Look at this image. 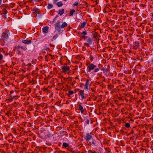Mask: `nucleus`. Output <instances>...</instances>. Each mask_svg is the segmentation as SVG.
<instances>
[{
	"label": "nucleus",
	"mask_w": 153,
	"mask_h": 153,
	"mask_svg": "<svg viewBox=\"0 0 153 153\" xmlns=\"http://www.w3.org/2000/svg\"><path fill=\"white\" fill-rule=\"evenodd\" d=\"M26 123V122H20V131L22 132H20V137L23 136V135L25 134V124Z\"/></svg>",
	"instance_id": "nucleus-2"
},
{
	"label": "nucleus",
	"mask_w": 153,
	"mask_h": 153,
	"mask_svg": "<svg viewBox=\"0 0 153 153\" xmlns=\"http://www.w3.org/2000/svg\"><path fill=\"white\" fill-rule=\"evenodd\" d=\"M58 35L57 34H56L55 35H54L53 38V40H54L56 39V38L58 37Z\"/></svg>",
	"instance_id": "nucleus-34"
},
{
	"label": "nucleus",
	"mask_w": 153,
	"mask_h": 153,
	"mask_svg": "<svg viewBox=\"0 0 153 153\" xmlns=\"http://www.w3.org/2000/svg\"><path fill=\"white\" fill-rule=\"evenodd\" d=\"M75 11L74 10H71L70 13V16H71L73 15V13L75 12Z\"/></svg>",
	"instance_id": "nucleus-31"
},
{
	"label": "nucleus",
	"mask_w": 153,
	"mask_h": 153,
	"mask_svg": "<svg viewBox=\"0 0 153 153\" xmlns=\"http://www.w3.org/2000/svg\"><path fill=\"white\" fill-rule=\"evenodd\" d=\"M94 59V57L93 56L90 55V60L91 61H92Z\"/></svg>",
	"instance_id": "nucleus-45"
},
{
	"label": "nucleus",
	"mask_w": 153,
	"mask_h": 153,
	"mask_svg": "<svg viewBox=\"0 0 153 153\" xmlns=\"http://www.w3.org/2000/svg\"><path fill=\"white\" fill-rule=\"evenodd\" d=\"M93 135L91 132L87 133L84 137V139L87 142H88L91 139Z\"/></svg>",
	"instance_id": "nucleus-6"
},
{
	"label": "nucleus",
	"mask_w": 153,
	"mask_h": 153,
	"mask_svg": "<svg viewBox=\"0 0 153 153\" xmlns=\"http://www.w3.org/2000/svg\"><path fill=\"white\" fill-rule=\"evenodd\" d=\"M24 141L22 143H21V145H20V153H23L24 152L26 151L27 149L23 145Z\"/></svg>",
	"instance_id": "nucleus-9"
},
{
	"label": "nucleus",
	"mask_w": 153,
	"mask_h": 153,
	"mask_svg": "<svg viewBox=\"0 0 153 153\" xmlns=\"http://www.w3.org/2000/svg\"><path fill=\"white\" fill-rule=\"evenodd\" d=\"M148 24L151 27H153V21L152 20H151L150 22L148 23Z\"/></svg>",
	"instance_id": "nucleus-29"
},
{
	"label": "nucleus",
	"mask_w": 153,
	"mask_h": 153,
	"mask_svg": "<svg viewBox=\"0 0 153 153\" xmlns=\"http://www.w3.org/2000/svg\"><path fill=\"white\" fill-rule=\"evenodd\" d=\"M61 69L62 72L65 74H69L71 72L70 67L67 65L62 66L61 67Z\"/></svg>",
	"instance_id": "nucleus-4"
},
{
	"label": "nucleus",
	"mask_w": 153,
	"mask_h": 153,
	"mask_svg": "<svg viewBox=\"0 0 153 153\" xmlns=\"http://www.w3.org/2000/svg\"><path fill=\"white\" fill-rule=\"evenodd\" d=\"M100 70V68L99 67L95 69L93 71V73L96 72Z\"/></svg>",
	"instance_id": "nucleus-36"
},
{
	"label": "nucleus",
	"mask_w": 153,
	"mask_h": 153,
	"mask_svg": "<svg viewBox=\"0 0 153 153\" xmlns=\"http://www.w3.org/2000/svg\"><path fill=\"white\" fill-rule=\"evenodd\" d=\"M12 85L13 87L14 86L16 89H19L18 84L17 83L16 81L14 82V84H12Z\"/></svg>",
	"instance_id": "nucleus-15"
},
{
	"label": "nucleus",
	"mask_w": 153,
	"mask_h": 153,
	"mask_svg": "<svg viewBox=\"0 0 153 153\" xmlns=\"http://www.w3.org/2000/svg\"><path fill=\"white\" fill-rule=\"evenodd\" d=\"M130 124L129 123H126L125 124V126L127 128H128L130 127Z\"/></svg>",
	"instance_id": "nucleus-35"
},
{
	"label": "nucleus",
	"mask_w": 153,
	"mask_h": 153,
	"mask_svg": "<svg viewBox=\"0 0 153 153\" xmlns=\"http://www.w3.org/2000/svg\"><path fill=\"white\" fill-rule=\"evenodd\" d=\"M17 110H18V109H16V110H15V111H14V115H17Z\"/></svg>",
	"instance_id": "nucleus-42"
},
{
	"label": "nucleus",
	"mask_w": 153,
	"mask_h": 153,
	"mask_svg": "<svg viewBox=\"0 0 153 153\" xmlns=\"http://www.w3.org/2000/svg\"><path fill=\"white\" fill-rule=\"evenodd\" d=\"M1 1H2V0H0V5L1 4Z\"/></svg>",
	"instance_id": "nucleus-63"
},
{
	"label": "nucleus",
	"mask_w": 153,
	"mask_h": 153,
	"mask_svg": "<svg viewBox=\"0 0 153 153\" xmlns=\"http://www.w3.org/2000/svg\"><path fill=\"white\" fill-rule=\"evenodd\" d=\"M13 132H14L16 135L18 134L19 133V129L17 128V129H16V128H13Z\"/></svg>",
	"instance_id": "nucleus-18"
},
{
	"label": "nucleus",
	"mask_w": 153,
	"mask_h": 153,
	"mask_svg": "<svg viewBox=\"0 0 153 153\" xmlns=\"http://www.w3.org/2000/svg\"><path fill=\"white\" fill-rule=\"evenodd\" d=\"M26 95V91H24L23 90H21V92L20 94L21 99L22 100H24L25 98V96Z\"/></svg>",
	"instance_id": "nucleus-10"
},
{
	"label": "nucleus",
	"mask_w": 153,
	"mask_h": 153,
	"mask_svg": "<svg viewBox=\"0 0 153 153\" xmlns=\"http://www.w3.org/2000/svg\"><path fill=\"white\" fill-rule=\"evenodd\" d=\"M89 80L88 79H86L85 86L84 87L85 89L88 90V85H89Z\"/></svg>",
	"instance_id": "nucleus-12"
},
{
	"label": "nucleus",
	"mask_w": 153,
	"mask_h": 153,
	"mask_svg": "<svg viewBox=\"0 0 153 153\" xmlns=\"http://www.w3.org/2000/svg\"><path fill=\"white\" fill-rule=\"evenodd\" d=\"M28 66H30L31 65V63H29L28 64Z\"/></svg>",
	"instance_id": "nucleus-62"
},
{
	"label": "nucleus",
	"mask_w": 153,
	"mask_h": 153,
	"mask_svg": "<svg viewBox=\"0 0 153 153\" xmlns=\"http://www.w3.org/2000/svg\"><path fill=\"white\" fill-rule=\"evenodd\" d=\"M21 34L22 35V36H21V34H20V35L21 37L22 36L23 38H25L26 37V35L25 34L21 33Z\"/></svg>",
	"instance_id": "nucleus-39"
},
{
	"label": "nucleus",
	"mask_w": 153,
	"mask_h": 153,
	"mask_svg": "<svg viewBox=\"0 0 153 153\" xmlns=\"http://www.w3.org/2000/svg\"><path fill=\"white\" fill-rule=\"evenodd\" d=\"M21 70L23 72H25V71H24L23 69H21Z\"/></svg>",
	"instance_id": "nucleus-58"
},
{
	"label": "nucleus",
	"mask_w": 153,
	"mask_h": 153,
	"mask_svg": "<svg viewBox=\"0 0 153 153\" xmlns=\"http://www.w3.org/2000/svg\"><path fill=\"white\" fill-rule=\"evenodd\" d=\"M3 59V56L2 55L0 54V61L2 60Z\"/></svg>",
	"instance_id": "nucleus-44"
},
{
	"label": "nucleus",
	"mask_w": 153,
	"mask_h": 153,
	"mask_svg": "<svg viewBox=\"0 0 153 153\" xmlns=\"http://www.w3.org/2000/svg\"><path fill=\"white\" fill-rule=\"evenodd\" d=\"M16 120V121H17V120L19 119V117L18 116H16L14 117V119Z\"/></svg>",
	"instance_id": "nucleus-47"
},
{
	"label": "nucleus",
	"mask_w": 153,
	"mask_h": 153,
	"mask_svg": "<svg viewBox=\"0 0 153 153\" xmlns=\"http://www.w3.org/2000/svg\"><path fill=\"white\" fill-rule=\"evenodd\" d=\"M50 46L51 47H53V48L54 47V45H52L50 43L49 44Z\"/></svg>",
	"instance_id": "nucleus-52"
},
{
	"label": "nucleus",
	"mask_w": 153,
	"mask_h": 153,
	"mask_svg": "<svg viewBox=\"0 0 153 153\" xmlns=\"http://www.w3.org/2000/svg\"><path fill=\"white\" fill-rule=\"evenodd\" d=\"M76 83V82L75 81H74L72 82V85H74Z\"/></svg>",
	"instance_id": "nucleus-53"
},
{
	"label": "nucleus",
	"mask_w": 153,
	"mask_h": 153,
	"mask_svg": "<svg viewBox=\"0 0 153 153\" xmlns=\"http://www.w3.org/2000/svg\"><path fill=\"white\" fill-rule=\"evenodd\" d=\"M56 5L59 7H61L62 6L63 4L62 3V1H60L58 2L57 4Z\"/></svg>",
	"instance_id": "nucleus-26"
},
{
	"label": "nucleus",
	"mask_w": 153,
	"mask_h": 153,
	"mask_svg": "<svg viewBox=\"0 0 153 153\" xmlns=\"http://www.w3.org/2000/svg\"><path fill=\"white\" fill-rule=\"evenodd\" d=\"M20 86L21 87H23L24 88L26 87V85L25 83H22L21 84Z\"/></svg>",
	"instance_id": "nucleus-40"
},
{
	"label": "nucleus",
	"mask_w": 153,
	"mask_h": 153,
	"mask_svg": "<svg viewBox=\"0 0 153 153\" xmlns=\"http://www.w3.org/2000/svg\"><path fill=\"white\" fill-rule=\"evenodd\" d=\"M20 48L22 49L24 51H25L27 50V48H26V46H20Z\"/></svg>",
	"instance_id": "nucleus-25"
},
{
	"label": "nucleus",
	"mask_w": 153,
	"mask_h": 153,
	"mask_svg": "<svg viewBox=\"0 0 153 153\" xmlns=\"http://www.w3.org/2000/svg\"><path fill=\"white\" fill-rule=\"evenodd\" d=\"M86 41L90 44H91L93 42V40L91 38L89 37L87 39Z\"/></svg>",
	"instance_id": "nucleus-19"
},
{
	"label": "nucleus",
	"mask_w": 153,
	"mask_h": 153,
	"mask_svg": "<svg viewBox=\"0 0 153 153\" xmlns=\"http://www.w3.org/2000/svg\"><path fill=\"white\" fill-rule=\"evenodd\" d=\"M53 7V5L50 4H48L47 6V8L48 9H50L52 8Z\"/></svg>",
	"instance_id": "nucleus-37"
},
{
	"label": "nucleus",
	"mask_w": 153,
	"mask_h": 153,
	"mask_svg": "<svg viewBox=\"0 0 153 153\" xmlns=\"http://www.w3.org/2000/svg\"><path fill=\"white\" fill-rule=\"evenodd\" d=\"M87 143L90 146H95L97 145L96 141L95 139L93 138H92L91 140L88 141V142H87Z\"/></svg>",
	"instance_id": "nucleus-8"
},
{
	"label": "nucleus",
	"mask_w": 153,
	"mask_h": 153,
	"mask_svg": "<svg viewBox=\"0 0 153 153\" xmlns=\"http://www.w3.org/2000/svg\"><path fill=\"white\" fill-rule=\"evenodd\" d=\"M12 10L13 13H14V15H16H16H17L16 12V13H14V12H15V10L14 9V10Z\"/></svg>",
	"instance_id": "nucleus-51"
},
{
	"label": "nucleus",
	"mask_w": 153,
	"mask_h": 153,
	"mask_svg": "<svg viewBox=\"0 0 153 153\" xmlns=\"http://www.w3.org/2000/svg\"><path fill=\"white\" fill-rule=\"evenodd\" d=\"M86 65L87 66L86 71L88 73L90 72L91 71L97 67L96 65H94L93 63H91L89 65L87 64Z\"/></svg>",
	"instance_id": "nucleus-5"
},
{
	"label": "nucleus",
	"mask_w": 153,
	"mask_h": 153,
	"mask_svg": "<svg viewBox=\"0 0 153 153\" xmlns=\"http://www.w3.org/2000/svg\"><path fill=\"white\" fill-rule=\"evenodd\" d=\"M48 27L45 26L43 27L42 29L43 32L44 33H47L48 32Z\"/></svg>",
	"instance_id": "nucleus-13"
},
{
	"label": "nucleus",
	"mask_w": 153,
	"mask_h": 153,
	"mask_svg": "<svg viewBox=\"0 0 153 153\" xmlns=\"http://www.w3.org/2000/svg\"><path fill=\"white\" fill-rule=\"evenodd\" d=\"M79 3L78 1H76L73 4L74 6H77L79 4Z\"/></svg>",
	"instance_id": "nucleus-38"
},
{
	"label": "nucleus",
	"mask_w": 153,
	"mask_h": 153,
	"mask_svg": "<svg viewBox=\"0 0 153 153\" xmlns=\"http://www.w3.org/2000/svg\"><path fill=\"white\" fill-rule=\"evenodd\" d=\"M78 91H79V95L81 96V99L83 100L85 99L86 98V95L84 92V90H80L78 89Z\"/></svg>",
	"instance_id": "nucleus-7"
},
{
	"label": "nucleus",
	"mask_w": 153,
	"mask_h": 153,
	"mask_svg": "<svg viewBox=\"0 0 153 153\" xmlns=\"http://www.w3.org/2000/svg\"><path fill=\"white\" fill-rule=\"evenodd\" d=\"M101 70L103 71V73L105 74H106L108 71V70L107 69L102 68Z\"/></svg>",
	"instance_id": "nucleus-33"
},
{
	"label": "nucleus",
	"mask_w": 153,
	"mask_h": 153,
	"mask_svg": "<svg viewBox=\"0 0 153 153\" xmlns=\"http://www.w3.org/2000/svg\"><path fill=\"white\" fill-rule=\"evenodd\" d=\"M4 66H6L7 67H8V66L7 65V64H5V65H4Z\"/></svg>",
	"instance_id": "nucleus-64"
},
{
	"label": "nucleus",
	"mask_w": 153,
	"mask_h": 153,
	"mask_svg": "<svg viewBox=\"0 0 153 153\" xmlns=\"http://www.w3.org/2000/svg\"><path fill=\"white\" fill-rule=\"evenodd\" d=\"M15 51H17L18 52V54H19V45H18L17 47H15L14 48Z\"/></svg>",
	"instance_id": "nucleus-20"
},
{
	"label": "nucleus",
	"mask_w": 153,
	"mask_h": 153,
	"mask_svg": "<svg viewBox=\"0 0 153 153\" xmlns=\"http://www.w3.org/2000/svg\"><path fill=\"white\" fill-rule=\"evenodd\" d=\"M84 45L88 47L89 46V44L88 43H85L84 44Z\"/></svg>",
	"instance_id": "nucleus-48"
},
{
	"label": "nucleus",
	"mask_w": 153,
	"mask_h": 153,
	"mask_svg": "<svg viewBox=\"0 0 153 153\" xmlns=\"http://www.w3.org/2000/svg\"><path fill=\"white\" fill-rule=\"evenodd\" d=\"M64 9H62L61 10H59L58 14L60 15H62L64 13Z\"/></svg>",
	"instance_id": "nucleus-22"
},
{
	"label": "nucleus",
	"mask_w": 153,
	"mask_h": 153,
	"mask_svg": "<svg viewBox=\"0 0 153 153\" xmlns=\"http://www.w3.org/2000/svg\"><path fill=\"white\" fill-rule=\"evenodd\" d=\"M87 34V33L86 31H84L81 33V36L84 38L85 37V35Z\"/></svg>",
	"instance_id": "nucleus-16"
},
{
	"label": "nucleus",
	"mask_w": 153,
	"mask_h": 153,
	"mask_svg": "<svg viewBox=\"0 0 153 153\" xmlns=\"http://www.w3.org/2000/svg\"><path fill=\"white\" fill-rule=\"evenodd\" d=\"M79 109L80 110L82 114H83L84 112V110L83 106L80 104L79 105Z\"/></svg>",
	"instance_id": "nucleus-14"
},
{
	"label": "nucleus",
	"mask_w": 153,
	"mask_h": 153,
	"mask_svg": "<svg viewBox=\"0 0 153 153\" xmlns=\"http://www.w3.org/2000/svg\"><path fill=\"white\" fill-rule=\"evenodd\" d=\"M74 93V92L73 91H72L71 90H69L68 91V94H67V95L68 97H71V95L73 94Z\"/></svg>",
	"instance_id": "nucleus-24"
},
{
	"label": "nucleus",
	"mask_w": 153,
	"mask_h": 153,
	"mask_svg": "<svg viewBox=\"0 0 153 153\" xmlns=\"http://www.w3.org/2000/svg\"><path fill=\"white\" fill-rule=\"evenodd\" d=\"M69 146V144L65 142H63L62 143V147H63L66 148L68 147Z\"/></svg>",
	"instance_id": "nucleus-23"
},
{
	"label": "nucleus",
	"mask_w": 153,
	"mask_h": 153,
	"mask_svg": "<svg viewBox=\"0 0 153 153\" xmlns=\"http://www.w3.org/2000/svg\"><path fill=\"white\" fill-rule=\"evenodd\" d=\"M15 91L16 92H19V91L18 90H15Z\"/></svg>",
	"instance_id": "nucleus-59"
},
{
	"label": "nucleus",
	"mask_w": 153,
	"mask_h": 153,
	"mask_svg": "<svg viewBox=\"0 0 153 153\" xmlns=\"http://www.w3.org/2000/svg\"><path fill=\"white\" fill-rule=\"evenodd\" d=\"M10 114V111H7L5 115H7L8 116H9V114Z\"/></svg>",
	"instance_id": "nucleus-46"
},
{
	"label": "nucleus",
	"mask_w": 153,
	"mask_h": 153,
	"mask_svg": "<svg viewBox=\"0 0 153 153\" xmlns=\"http://www.w3.org/2000/svg\"><path fill=\"white\" fill-rule=\"evenodd\" d=\"M16 97H17V98H18V96H17L16 97V96H15V97L14 96V97H13V98H15V99H16Z\"/></svg>",
	"instance_id": "nucleus-57"
},
{
	"label": "nucleus",
	"mask_w": 153,
	"mask_h": 153,
	"mask_svg": "<svg viewBox=\"0 0 153 153\" xmlns=\"http://www.w3.org/2000/svg\"><path fill=\"white\" fill-rule=\"evenodd\" d=\"M33 11V12L36 14L38 13L39 12V10L37 8H34Z\"/></svg>",
	"instance_id": "nucleus-21"
},
{
	"label": "nucleus",
	"mask_w": 153,
	"mask_h": 153,
	"mask_svg": "<svg viewBox=\"0 0 153 153\" xmlns=\"http://www.w3.org/2000/svg\"><path fill=\"white\" fill-rule=\"evenodd\" d=\"M131 133H132V134H134V131H131Z\"/></svg>",
	"instance_id": "nucleus-61"
},
{
	"label": "nucleus",
	"mask_w": 153,
	"mask_h": 153,
	"mask_svg": "<svg viewBox=\"0 0 153 153\" xmlns=\"http://www.w3.org/2000/svg\"><path fill=\"white\" fill-rule=\"evenodd\" d=\"M55 29L58 32H60L61 31H63L64 30V28L67 25V24L65 22H64L61 26H60V22L59 21H58L56 22L55 25Z\"/></svg>",
	"instance_id": "nucleus-1"
},
{
	"label": "nucleus",
	"mask_w": 153,
	"mask_h": 153,
	"mask_svg": "<svg viewBox=\"0 0 153 153\" xmlns=\"http://www.w3.org/2000/svg\"><path fill=\"white\" fill-rule=\"evenodd\" d=\"M22 112H24V113H25V111H22L21 112L20 111V114H19V115H20V118H21L22 119V118H23L24 117L21 116V114H24Z\"/></svg>",
	"instance_id": "nucleus-32"
},
{
	"label": "nucleus",
	"mask_w": 153,
	"mask_h": 153,
	"mask_svg": "<svg viewBox=\"0 0 153 153\" xmlns=\"http://www.w3.org/2000/svg\"><path fill=\"white\" fill-rule=\"evenodd\" d=\"M120 23H121V25H122L123 24V25H125L126 24V22H124L123 23H122V22H121Z\"/></svg>",
	"instance_id": "nucleus-54"
},
{
	"label": "nucleus",
	"mask_w": 153,
	"mask_h": 153,
	"mask_svg": "<svg viewBox=\"0 0 153 153\" xmlns=\"http://www.w3.org/2000/svg\"><path fill=\"white\" fill-rule=\"evenodd\" d=\"M150 38L151 39H152L153 37V36L152 34H150Z\"/></svg>",
	"instance_id": "nucleus-55"
},
{
	"label": "nucleus",
	"mask_w": 153,
	"mask_h": 153,
	"mask_svg": "<svg viewBox=\"0 0 153 153\" xmlns=\"http://www.w3.org/2000/svg\"><path fill=\"white\" fill-rule=\"evenodd\" d=\"M89 120L88 119H87L86 121V123L87 124H89Z\"/></svg>",
	"instance_id": "nucleus-50"
},
{
	"label": "nucleus",
	"mask_w": 153,
	"mask_h": 153,
	"mask_svg": "<svg viewBox=\"0 0 153 153\" xmlns=\"http://www.w3.org/2000/svg\"><path fill=\"white\" fill-rule=\"evenodd\" d=\"M63 78H64V80H65V79H69V80L71 81V82L72 81V77H68V78H65V77H63Z\"/></svg>",
	"instance_id": "nucleus-41"
},
{
	"label": "nucleus",
	"mask_w": 153,
	"mask_h": 153,
	"mask_svg": "<svg viewBox=\"0 0 153 153\" xmlns=\"http://www.w3.org/2000/svg\"><path fill=\"white\" fill-rule=\"evenodd\" d=\"M2 13L3 14L5 15L7 13V10L5 8H4L2 11Z\"/></svg>",
	"instance_id": "nucleus-27"
},
{
	"label": "nucleus",
	"mask_w": 153,
	"mask_h": 153,
	"mask_svg": "<svg viewBox=\"0 0 153 153\" xmlns=\"http://www.w3.org/2000/svg\"><path fill=\"white\" fill-rule=\"evenodd\" d=\"M100 86H102V87H103V86L104 85L103 84L101 83L100 84Z\"/></svg>",
	"instance_id": "nucleus-56"
},
{
	"label": "nucleus",
	"mask_w": 153,
	"mask_h": 153,
	"mask_svg": "<svg viewBox=\"0 0 153 153\" xmlns=\"http://www.w3.org/2000/svg\"><path fill=\"white\" fill-rule=\"evenodd\" d=\"M135 46L134 47H137L140 46V43L138 41H136L135 42Z\"/></svg>",
	"instance_id": "nucleus-28"
},
{
	"label": "nucleus",
	"mask_w": 153,
	"mask_h": 153,
	"mask_svg": "<svg viewBox=\"0 0 153 153\" xmlns=\"http://www.w3.org/2000/svg\"><path fill=\"white\" fill-rule=\"evenodd\" d=\"M22 43L27 45H28L30 44L31 42V40H22Z\"/></svg>",
	"instance_id": "nucleus-11"
},
{
	"label": "nucleus",
	"mask_w": 153,
	"mask_h": 153,
	"mask_svg": "<svg viewBox=\"0 0 153 153\" xmlns=\"http://www.w3.org/2000/svg\"><path fill=\"white\" fill-rule=\"evenodd\" d=\"M86 23V22H83L82 23H81V28H84L85 27V26Z\"/></svg>",
	"instance_id": "nucleus-30"
},
{
	"label": "nucleus",
	"mask_w": 153,
	"mask_h": 153,
	"mask_svg": "<svg viewBox=\"0 0 153 153\" xmlns=\"http://www.w3.org/2000/svg\"><path fill=\"white\" fill-rule=\"evenodd\" d=\"M88 153H95L96 152H95L92 151L91 150H88Z\"/></svg>",
	"instance_id": "nucleus-43"
},
{
	"label": "nucleus",
	"mask_w": 153,
	"mask_h": 153,
	"mask_svg": "<svg viewBox=\"0 0 153 153\" xmlns=\"http://www.w3.org/2000/svg\"><path fill=\"white\" fill-rule=\"evenodd\" d=\"M98 85H100V83L99 82H97Z\"/></svg>",
	"instance_id": "nucleus-60"
},
{
	"label": "nucleus",
	"mask_w": 153,
	"mask_h": 153,
	"mask_svg": "<svg viewBox=\"0 0 153 153\" xmlns=\"http://www.w3.org/2000/svg\"><path fill=\"white\" fill-rule=\"evenodd\" d=\"M24 77V76L23 75H20V79H21V78L22 79H23Z\"/></svg>",
	"instance_id": "nucleus-49"
},
{
	"label": "nucleus",
	"mask_w": 153,
	"mask_h": 153,
	"mask_svg": "<svg viewBox=\"0 0 153 153\" xmlns=\"http://www.w3.org/2000/svg\"><path fill=\"white\" fill-rule=\"evenodd\" d=\"M99 35V34L97 32H95L93 34V38L97 39H98V36Z\"/></svg>",
	"instance_id": "nucleus-17"
},
{
	"label": "nucleus",
	"mask_w": 153,
	"mask_h": 153,
	"mask_svg": "<svg viewBox=\"0 0 153 153\" xmlns=\"http://www.w3.org/2000/svg\"><path fill=\"white\" fill-rule=\"evenodd\" d=\"M5 32L2 33L1 36V38L0 39L1 41H3L4 42L5 41H7L9 36V33H8V31L6 30Z\"/></svg>",
	"instance_id": "nucleus-3"
}]
</instances>
